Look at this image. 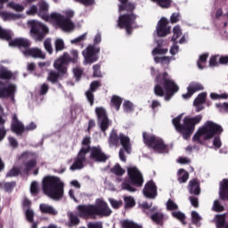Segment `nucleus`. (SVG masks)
Instances as JSON below:
<instances>
[{"mask_svg": "<svg viewBox=\"0 0 228 228\" xmlns=\"http://www.w3.org/2000/svg\"><path fill=\"white\" fill-rule=\"evenodd\" d=\"M28 24L30 26V35L37 42H42L49 35V28L44 23L32 20Z\"/></svg>", "mask_w": 228, "mask_h": 228, "instance_id": "9", "label": "nucleus"}, {"mask_svg": "<svg viewBox=\"0 0 228 228\" xmlns=\"http://www.w3.org/2000/svg\"><path fill=\"white\" fill-rule=\"evenodd\" d=\"M173 37H172V42L175 43L177 42V38L183 35V31L181 30V27L179 25H176L173 28Z\"/></svg>", "mask_w": 228, "mask_h": 228, "instance_id": "39", "label": "nucleus"}, {"mask_svg": "<svg viewBox=\"0 0 228 228\" xmlns=\"http://www.w3.org/2000/svg\"><path fill=\"white\" fill-rule=\"evenodd\" d=\"M25 216L28 222H29L30 224H33V220L35 218V212L31 208H27L25 212Z\"/></svg>", "mask_w": 228, "mask_h": 228, "instance_id": "50", "label": "nucleus"}, {"mask_svg": "<svg viewBox=\"0 0 228 228\" xmlns=\"http://www.w3.org/2000/svg\"><path fill=\"white\" fill-rule=\"evenodd\" d=\"M121 225L123 228H143L141 224H138L133 221L124 220L121 222Z\"/></svg>", "mask_w": 228, "mask_h": 228, "instance_id": "35", "label": "nucleus"}, {"mask_svg": "<svg viewBox=\"0 0 228 228\" xmlns=\"http://www.w3.org/2000/svg\"><path fill=\"white\" fill-rule=\"evenodd\" d=\"M125 202V208L126 209H129L131 208H134L136 206V201L134 200V198L131 196H126L124 198Z\"/></svg>", "mask_w": 228, "mask_h": 228, "instance_id": "33", "label": "nucleus"}, {"mask_svg": "<svg viewBox=\"0 0 228 228\" xmlns=\"http://www.w3.org/2000/svg\"><path fill=\"white\" fill-rule=\"evenodd\" d=\"M63 77L65 76L59 73V71L56 72L54 70H51L49 71L48 77L46 79L47 81L52 83V85H56V83H58V81L61 79Z\"/></svg>", "mask_w": 228, "mask_h": 228, "instance_id": "26", "label": "nucleus"}, {"mask_svg": "<svg viewBox=\"0 0 228 228\" xmlns=\"http://www.w3.org/2000/svg\"><path fill=\"white\" fill-rule=\"evenodd\" d=\"M154 61L155 63H161L162 65L165 63H170V57L163 56V57H159L156 56L154 57Z\"/></svg>", "mask_w": 228, "mask_h": 228, "instance_id": "55", "label": "nucleus"}, {"mask_svg": "<svg viewBox=\"0 0 228 228\" xmlns=\"http://www.w3.org/2000/svg\"><path fill=\"white\" fill-rule=\"evenodd\" d=\"M212 209L216 213H222L223 211H225V207L221 205L219 200H214Z\"/></svg>", "mask_w": 228, "mask_h": 228, "instance_id": "42", "label": "nucleus"}, {"mask_svg": "<svg viewBox=\"0 0 228 228\" xmlns=\"http://www.w3.org/2000/svg\"><path fill=\"white\" fill-rule=\"evenodd\" d=\"M136 10V4L132 2L125 4V5H119V12H127L126 13L120 15L118 20V26L120 29H126L128 35H131L133 31V24H136V15L134 12Z\"/></svg>", "mask_w": 228, "mask_h": 228, "instance_id": "6", "label": "nucleus"}, {"mask_svg": "<svg viewBox=\"0 0 228 228\" xmlns=\"http://www.w3.org/2000/svg\"><path fill=\"white\" fill-rule=\"evenodd\" d=\"M73 74L77 81H79V79H81V76H83V69H81L80 68H75L73 69Z\"/></svg>", "mask_w": 228, "mask_h": 228, "instance_id": "64", "label": "nucleus"}, {"mask_svg": "<svg viewBox=\"0 0 228 228\" xmlns=\"http://www.w3.org/2000/svg\"><path fill=\"white\" fill-rule=\"evenodd\" d=\"M69 227H72V225H79V217L74 214V213H69Z\"/></svg>", "mask_w": 228, "mask_h": 228, "instance_id": "41", "label": "nucleus"}, {"mask_svg": "<svg viewBox=\"0 0 228 228\" xmlns=\"http://www.w3.org/2000/svg\"><path fill=\"white\" fill-rule=\"evenodd\" d=\"M69 61L67 59V55L62 54L59 59H57L53 67L57 70V72L61 73L62 76H67V72L69 70Z\"/></svg>", "mask_w": 228, "mask_h": 228, "instance_id": "16", "label": "nucleus"}, {"mask_svg": "<svg viewBox=\"0 0 228 228\" xmlns=\"http://www.w3.org/2000/svg\"><path fill=\"white\" fill-rule=\"evenodd\" d=\"M127 178H125L121 183L122 190L130 191V193H134L136 188H142L145 180L143 179V175L142 171L136 167H127Z\"/></svg>", "mask_w": 228, "mask_h": 228, "instance_id": "7", "label": "nucleus"}, {"mask_svg": "<svg viewBox=\"0 0 228 228\" xmlns=\"http://www.w3.org/2000/svg\"><path fill=\"white\" fill-rule=\"evenodd\" d=\"M42 190L53 200H61L65 194V183L61 177L46 175L42 180Z\"/></svg>", "mask_w": 228, "mask_h": 228, "instance_id": "4", "label": "nucleus"}, {"mask_svg": "<svg viewBox=\"0 0 228 228\" xmlns=\"http://www.w3.org/2000/svg\"><path fill=\"white\" fill-rule=\"evenodd\" d=\"M12 77H13V73L6 67L0 65V79H12Z\"/></svg>", "mask_w": 228, "mask_h": 228, "instance_id": "28", "label": "nucleus"}, {"mask_svg": "<svg viewBox=\"0 0 228 228\" xmlns=\"http://www.w3.org/2000/svg\"><path fill=\"white\" fill-rule=\"evenodd\" d=\"M9 45L11 47H18L19 49L23 48L25 49V51H27V49H29V47L31 46V43L26 38L18 37L10 41Z\"/></svg>", "mask_w": 228, "mask_h": 228, "instance_id": "20", "label": "nucleus"}, {"mask_svg": "<svg viewBox=\"0 0 228 228\" xmlns=\"http://www.w3.org/2000/svg\"><path fill=\"white\" fill-rule=\"evenodd\" d=\"M11 127H12V132L15 133L18 135L22 134V133L26 131V127L21 122H12Z\"/></svg>", "mask_w": 228, "mask_h": 228, "instance_id": "27", "label": "nucleus"}, {"mask_svg": "<svg viewBox=\"0 0 228 228\" xmlns=\"http://www.w3.org/2000/svg\"><path fill=\"white\" fill-rule=\"evenodd\" d=\"M152 3H157L160 8H170L172 6V0H151Z\"/></svg>", "mask_w": 228, "mask_h": 228, "instance_id": "40", "label": "nucleus"}, {"mask_svg": "<svg viewBox=\"0 0 228 228\" xmlns=\"http://www.w3.org/2000/svg\"><path fill=\"white\" fill-rule=\"evenodd\" d=\"M155 86L153 88L156 97H165V101H170L177 92H179V86L170 79L168 72L159 73L155 78Z\"/></svg>", "mask_w": 228, "mask_h": 228, "instance_id": "2", "label": "nucleus"}, {"mask_svg": "<svg viewBox=\"0 0 228 228\" xmlns=\"http://www.w3.org/2000/svg\"><path fill=\"white\" fill-rule=\"evenodd\" d=\"M98 88H101V82L99 80H94L90 84L89 92H97Z\"/></svg>", "mask_w": 228, "mask_h": 228, "instance_id": "58", "label": "nucleus"}, {"mask_svg": "<svg viewBox=\"0 0 228 228\" xmlns=\"http://www.w3.org/2000/svg\"><path fill=\"white\" fill-rule=\"evenodd\" d=\"M91 143L92 139L90 138V136H86L83 138L82 146L84 147V149H92V147L90 146Z\"/></svg>", "mask_w": 228, "mask_h": 228, "instance_id": "61", "label": "nucleus"}, {"mask_svg": "<svg viewBox=\"0 0 228 228\" xmlns=\"http://www.w3.org/2000/svg\"><path fill=\"white\" fill-rule=\"evenodd\" d=\"M0 17H2L4 20H12L15 19V14L7 12H0Z\"/></svg>", "mask_w": 228, "mask_h": 228, "instance_id": "52", "label": "nucleus"}, {"mask_svg": "<svg viewBox=\"0 0 228 228\" xmlns=\"http://www.w3.org/2000/svg\"><path fill=\"white\" fill-rule=\"evenodd\" d=\"M17 175H20V169L19 167H13L7 174L6 177H17Z\"/></svg>", "mask_w": 228, "mask_h": 228, "instance_id": "51", "label": "nucleus"}, {"mask_svg": "<svg viewBox=\"0 0 228 228\" xmlns=\"http://www.w3.org/2000/svg\"><path fill=\"white\" fill-rule=\"evenodd\" d=\"M216 107L219 109V111L221 113H228V103L227 102L216 103Z\"/></svg>", "mask_w": 228, "mask_h": 228, "instance_id": "60", "label": "nucleus"}, {"mask_svg": "<svg viewBox=\"0 0 228 228\" xmlns=\"http://www.w3.org/2000/svg\"><path fill=\"white\" fill-rule=\"evenodd\" d=\"M24 56H31V58H39V60H45V54L40 48H28L23 51Z\"/></svg>", "mask_w": 228, "mask_h": 228, "instance_id": "21", "label": "nucleus"}, {"mask_svg": "<svg viewBox=\"0 0 228 228\" xmlns=\"http://www.w3.org/2000/svg\"><path fill=\"white\" fill-rule=\"evenodd\" d=\"M156 29L158 37H167V35H169L171 28L168 26V20L161 18L158 22Z\"/></svg>", "mask_w": 228, "mask_h": 228, "instance_id": "18", "label": "nucleus"}, {"mask_svg": "<svg viewBox=\"0 0 228 228\" xmlns=\"http://www.w3.org/2000/svg\"><path fill=\"white\" fill-rule=\"evenodd\" d=\"M225 218H226L225 214L216 216V227L217 228L225 226Z\"/></svg>", "mask_w": 228, "mask_h": 228, "instance_id": "44", "label": "nucleus"}, {"mask_svg": "<svg viewBox=\"0 0 228 228\" xmlns=\"http://www.w3.org/2000/svg\"><path fill=\"white\" fill-rule=\"evenodd\" d=\"M151 220L153 222V224H156V225H160V227H163V224H165V214L161 212H154L150 216Z\"/></svg>", "mask_w": 228, "mask_h": 228, "instance_id": "23", "label": "nucleus"}, {"mask_svg": "<svg viewBox=\"0 0 228 228\" xmlns=\"http://www.w3.org/2000/svg\"><path fill=\"white\" fill-rule=\"evenodd\" d=\"M204 90V86L199 82H191L187 87V93L183 94L182 97L183 99H191V95L197 92Z\"/></svg>", "mask_w": 228, "mask_h": 228, "instance_id": "19", "label": "nucleus"}, {"mask_svg": "<svg viewBox=\"0 0 228 228\" xmlns=\"http://www.w3.org/2000/svg\"><path fill=\"white\" fill-rule=\"evenodd\" d=\"M44 47L49 54H53V45H51V39H45L44 42Z\"/></svg>", "mask_w": 228, "mask_h": 228, "instance_id": "62", "label": "nucleus"}, {"mask_svg": "<svg viewBox=\"0 0 228 228\" xmlns=\"http://www.w3.org/2000/svg\"><path fill=\"white\" fill-rule=\"evenodd\" d=\"M0 38L1 40H6L7 42L12 41V34L8 32V30L3 28V27L0 26Z\"/></svg>", "mask_w": 228, "mask_h": 228, "instance_id": "38", "label": "nucleus"}, {"mask_svg": "<svg viewBox=\"0 0 228 228\" xmlns=\"http://www.w3.org/2000/svg\"><path fill=\"white\" fill-rule=\"evenodd\" d=\"M85 162L83 160H79L78 159H75L74 163L70 167V170H81L85 166L83 165Z\"/></svg>", "mask_w": 228, "mask_h": 228, "instance_id": "46", "label": "nucleus"}, {"mask_svg": "<svg viewBox=\"0 0 228 228\" xmlns=\"http://www.w3.org/2000/svg\"><path fill=\"white\" fill-rule=\"evenodd\" d=\"M189 191L191 195H200V183L197 179L189 182Z\"/></svg>", "mask_w": 228, "mask_h": 228, "instance_id": "24", "label": "nucleus"}, {"mask_svg": "<svg viewBox=\"0 0 228 228\" xmlns=\"http://www.w3.org/2000/svg\"><path fill=\"white\" fill-rule=\"evenodd\" d=\"M108 142L109 147H118V145L121 144L126 154H131V139L129 136L125 135L122 133L118 134L117 130L112 129Z\"/></svg>", "mask_w": 228, "mask_h": 228, "instance_id": "8", "label": "nucleus"}, {"mask_svg": "<svg viewBox=\"0 0 228 228\" xmlns=\"http://www.w3.org/2000/svg\"><path fill=\"white\" fill-rule=\"evenodd\" d=\"M51 20H54L63 31H72L75 28L74 22L70 19L56 12L51 14Z\"/></svg>", "mask_w": 228, "mask_h": 228, "instance_id": "12", "label": "nucleus"}, {"mask_svg": "<svg viewBox=\"0 0 228 228\" xmlns=\"http://www.w3.org/2000/svg\"><path fill=\"white\" fill-rule=\"evenodd\" d=\"M110 172L114 174L115 175H118L121 177V175H124L126 174V170L122 168L120 164H116L111 169Z\"/></svg>", "mask_w": 228, "mask_h": 228, "instance_id": "36", "label": "nucleus"}, {"mask_svg": "<svg viewBox=\"0 0 228 228\" xmlns=\"http://www.w3.org/2000/svg\"><path fill=\"white\" fill-rule=\"evenodd\" d=\"M208 97L207 93L200 94L194 100L193 104H204L206 102V98Z\"/></svg>", "mask_w": 228, "mask_h": 228, "instance_id": "45", "label": "nucleus"}, {"mask_svg": "<svg viewBox=\"0 0 228 228\" xmlns=\"http://www.w3.org/2000/svg\"><path fill=\"white\" fill-rule=\"evenodd\" d=\"M142 140L150 149H153L157 152H167V144L161 139L156 137V135L143 132Z\"/></svg>", "mask_w": 228, "mask_h": 228, "instance_id": "10", "label": "nucleus"}, {"mask_svg": "<svg viewBox=\"0 0 228 228\" xmlns=\"http://www.w3.org/2000/svg\"><path fill=\"white\" fill-rule=\"evenodd\" d=\"M167 53H168V49L167 48L156 47L152 50L153 56H156V54H167Z\"/></svg>", "mask_w": 228, "mask_h": 228, "instance_id": "63", "label": "nucleus"}, {"mask_svg": "<svg viewBox=\"0 0 228 228\" xmlns=\"http://www.w3.org/2000/svg\"><path fill=\"white\" fill-rule=\"evenodd\" d=\"M99 53H101L100 46H95V45H89L82 53L86 65H92V63L99 61Z\"/></svg>", "mask_w": 228, "mask_h": 228, "instance_id": "11", "label": "nucleus"}, {"mask_svg": "<svg viewBox=\"0 0 228 228\" xmlns=\"http://www.w3.org/2000/svg\"><path fill=\"white\" fill-rule=\"evenodd\" d=\"M90 152V148H81L77 153V159L86 162V154Z\"/></svg>", "mask_w": 228, "mask_h": 228, "instance_id": "30", "label": "nucleus"}, {"mask_svg": "<svg viewBox=\"0 0 228 228\" xmlns=\"http://www.w3.org/2000/svg\"><path fill=\"white\" fill-rule=\"evenodd\" d=\"M167 208L168 211H175V210L179 209V206H177L175 204V202H174V200H167Z\"/></svg>", "mask_w": 228, "mask_h": 228, "instance_id": "56", "label": "nucleus"}, {"mask_svg": "<svg viewBox=\"0 0 228 228\" xmlns=\"http://www.w3.org/2000/svg\"><path fill=\"white\" fill-rule=\"evenodd\" d=\"M182 118L183 115H178L176 118L172 119V124L175 131H177V133H181L183 140H189L195 131V126H197V124H200L202 115H198L192 118L185 117L183 118V124H181Z\"/></svg>", "mask_w": 228, "mask_h": 228, "instance_id": "5", "label": "nucleus"}, {"mask_svg": "<svg viewBox=\"0 0 228 228\" xmlns=\"http://www.w3.org/2000/svg\"><path fill=\"white\" fill-rule=\"evenodd\" d=\"M93 77H102V72L101 71V64H94L93 66Z\"/></svg>", "mask_w": 228, "mask_h": 228, "instance_id": "47", "label": "nucleus"}, {"mask_svg": "<svg viewBox=\"0 0 228 228\" xmlns=\"http://www.w3.org/2000/svg\"><path fill=\"white\" fill-rule=\"evenodd\" d=\"M65 49V43L63 39H56L55 40V51L56 53H60V51H63Z\"/></svg>", "mask_w": 228, "mask_h": 228, "instance_id": "49", "label": "nucleus"}, {"mask_svg": "<svg viewBox=\"0 0 228 228\" xmlns=\"http://www.w3.org/2000/svg\"><path fill=\"white\" fill-rule=\"evenodd\" d=\"M64 56H67L66 58L69 61V63H77V58L79 56V53L77 50H72L71 51V57L68 53H63Z\"/></svg>", "mask_w": 228, "mask_h": 228, "instance_id": "31", "label": "nucleus"}, {"mask_svg": "<svg viewBox=\"0 0 228 228\" xmlns=\"http://www.w3.org/2000/svg\"><path fill=\"white\" fill-rule=\"evenodd\" d=\"M37 167V159H30L25 163V170L26 172H29L32 168Z\"/></svg>", "mask_w": 228, "mask_h": 228, "instance_id": "54", "label": "nucleus"}, {"mask_svg": "<svg viewBox=\"0 0 228 228\" xmlns=\"http://www.w3.org/2000/svg\"><path fill=\"white\" fill-rule=\"evenodd\" d=\"M208 56H209V54H208V53H203L200 56L199 61L197 62L199 69H204V66L202 65V63H206V61H208Z\"/></svg>", "mask_w": 228, "mask_h": 228, "instance_id": "48", "label": "nucleus"}, {"mask_svg": "<svg viewBox=\"0 0 228 228\" xmlns=\"http://www.w3.org/2000/svg\"><path fill=\"white\" fill-rule=\"evenodd\" d=\"M89 152L90 159L95 161L96 163H106V161H108V155L102 152L101 146H93Z\"/></svg>", "mask_w": 228, "mask_h": 228, "instance_id": "14", "label": "nucleus"}, {"mask_svg": "<svg viewBox=\"0 0 228 228\" xmlns=\"http://www.w3.org/2000/svg\"><path fill=\"white\" fill-rule=\"evenodd\" d=\"M15 85H9L8 86H4V84L0 81V99H12V101H15Z\"/></svg>", "mask_w": 228, "mask_h": 228, "instance_id": "15", "label": "nucleus"}, {"mask_svg": "<svg viewBox=\"0 0 228 228\" xmlns=\"http://www.w3.org/2000/svg\"><path fill=\"white\" fill-rule=\"evenodd\" d=\"M191 219H192V224L194 225H197L200 222V220H202V218L200 217L199 213H197V211L191 212Z\"/></svg>", "mask_w": 228, "mask_h": 228, "instance_id": "59", "label": "nucleus"}, {"mask_svg": "<svg viewBox=\"0 0 228 228\" xmlns=\"http://www.w3.org/2000/svg\"><path fill=\"white\" fill-rule=\"evenodd\" d=\"M95 113L102 133H106V131H108V129L110 128V118H108V113H106V110L102 107H97L95 109Z\"/></svg>", "mask_w": 228, "mask_h": 228, "instance_id": "13", "label": "nucleus"}, {"mask_svg": "<svg viewBox=\"0 0 228 228\" xmlns=\"http://www.w3.org/2000/svg\"><path fill=\"white\" fill-rule=\"evenodd\" d=\"M123 109H124V111H126V113H131V111L134 110V109L133 108V103H131V102L129 101H126L123 103Z\"/></svg>", "mask_w": 228, "mask_h": 228, "instance_id": "57", "label": "nucleus"}, {"mask_svg": "<svg viewBox=\"0 0 228 228\" xmlns=\"http://www.w3.org/2000/svg\"><path fill=\"white\" fill-rule=\"evenodd\" d=\"M122 98H120L118 95H113L110 100V106L115 108L116 111H118L120 110V106H122Z\"/></svg>", "mask_w": 228, "mask_h": 228, "instance_id": "29", "label": "nucleus"}, {"mask_svg": "<svg viewBox=\"0 0 228 228\" xmlns=\"http://www.w3.org/2000/svg\"><path fill=\"white\" fill-rule=\"evenodd\" d=\"M15 182H7V183H0V188H3L4 191L7 193H11V191H13V188H15Z\"/></svg>", "mask_w": 228, "mask_h": 228, "instance_id": "32", "label": "nucleus"}, {"mask_svg": "<svg viewBox=\"0 0 228 228\" xmlns=\"http://www.w3.org/2000/svg\"><path fill=\"white\" fill-rule=\"evenodd\" d=\"M77 211L80 218H85L86 220H88V218L95 220L97 216L99 218L108 217L113 213L108 203L102 199H97L95 205H78Z\"/></svg>", "mask_w": 228, "mask_h": 228, "instance_id": "3", "label": "nucleus"}, {"mask_svg": "<svg viewBox=\"0 0 228 228\" xmlns=\"http://www.w3.org/2000/svg\"><path fill=\"white\" fill-rule=\"evenodd\" d=\"M142 192L146 199L158 197V186H156V183L153 180L148 181L144 185Z\"/></svg>", "mask_w": 228, "mask_h": 228, "instance_id": "17", "label": "nucleus"}, {"mask_svg": "<svg viewBox=\"0 0 228 228\" xmlns=\"http://www.w3.org/2000/svg\"><path fill=\"white\" fill-rule=\"evenodd\" d=\"M172 216L174 218H176V220H180L183 225H186V216L184 215V213L181 211H173Z\"/></svg>", "mask_w": 228, "mask_h": 228, "instance_id": "34", "label": "nucleus"}, {"mask_svg": "<svg viewBox=\"0 0 228 228\" xmlns=\"http://www.w3.org/2000/svg\"><path fill=\"white\" fill-rule=\"evenodd\" d=\"M182 174H183V176H178V183H186L188 179H190V174L183 168L178 170V175H181Z\"/></svg>", "mask_w": 228, "mask_h": 228, "instance_id": "37", "label": "nucleus"}, {"mask_svg": "<svg viewBox=\"0 0 228 228\" xmlns=\"http://www.w3.org/2000/svg\"><path fill=\"white\" fill-rule=\"evenodd\" d=\"M7 6L9 8H12V10H15V12H24V6L13 2L8 3Z\"/></svg>", "mask_w": 228, "mask_h": 228, "instance_id": "53", "label": "nucleus"}, {"mask_svg": "<svg viewBox=\"0 0 228 228\" xmlns=\"http://www.w3.org/2000/svg\"><path fill=\"white\" fill-rule=\"evenodd\" d=\"M224 133V127L221 125L215 123L212 120H208L204 125L198 129L192 137V142H199L200 143V137L203 136V140H213V145L216 149L222 147V140L220 135Z\"/></svg>", "mask_w": 228, "mask_h": 228, "instance_id": "1", "label": "nucleus"}, {"mask_svg": "<svg viewBox=\"0 0 228 228\" xmlns=\"http://www.w3.org/2000/svg\"><path fill=\"white\" fill-rule=\"evenodd\" d=\"M41 213L44 215H51L52 216H56L58 211L53 208V206L47 205L45 203L40 204L39 206Z\"/></svg>", "mask_w": 228, "mask_h": 228, "instance_id": "25", "label": "nucleus"}, {"mask_svg": "<svg viewBox=\"0 0 228 228\" xmlns=\"http://www.w3.org/2000/svg\"><path fill=\"white\" fill-rule=\"evenodd\" d=\"M38 15L43 20H51V15H49V4H47V3L43 2L40 4Z\"/></svg>", "mask_w": 228, "mask_h": 228, "instance_id": "22", "label": "nucleus"}, {"mask_svg": "<svg viewBox=\"0 0 228 228\" xmlns=\"http://www.w3.org/2000/svg\"><path fill=\"white\" fill-rule=\"evenodd\" d=\"M40 192V188H38V182L34 181L31 183L30 185V193L33 195V197H37L38 193Z\"/></svg>", "mask_w": 228, "mask_h": 228, "instance_id": "43", "label": "nucleus"}]
</instances>
